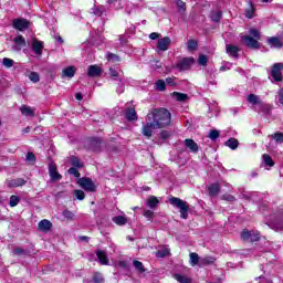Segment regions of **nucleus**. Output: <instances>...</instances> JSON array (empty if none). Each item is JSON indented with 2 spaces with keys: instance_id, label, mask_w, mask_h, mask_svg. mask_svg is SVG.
<instances>
[{
  "instance_id": "f257e3e1",
  "label": "nucleus",
  "mask_w": 283,
  "mask_h": 283,
  "mask_svg": "<svg viewBox=\"0 0 283 283\" xmlns=\"http://www.w3.org/2000/svg\"><path fill=\"white\" fill-rule=\"evenodd\" d=\"M147 120H150L157 129H163L171 125V113L167 108H154L147 114Z\"/></svg>"
},
{
  "instance_id": "f03ea898",
  "label": "nucleus",
  "mask_w": 283,
  "mask_h": 283,
  "mask_svg": "<svg viewBox=\"0 0 283 283\" xmlns=\"http://www.w3.org/2000/svg\"><path fill=\"white\" fill-rule=\"evenodd\" d=\"M169 202L172 207H177V209H179L180 218L182 220H187V218H189V203L187 201L178 197H171Z\"/></svg>"
},
{
  "instance_id": "7ed1b4c3",
  "label": "nucleus",
  "mask_w": 283,
  "mask_h": 283,
  "mask_svg": "<svg viewBox=\"0 0 283 283\" xmlns=\"http://www.w3.org/2000/svg\"><path fill=\"white\" fill-rule=\"evenodd\" d=\"M241 240H243V242H251L252 244L253 242H260V231L243 229L241 232Z\"/></svg>"
},
{
  "instance_id": "20e7f679",
  "label": "nucleus",
  "mask_w": 283,
  "mask_h": 283,
  "mask_svg": "<svg viewBox=\"0 0 283 283\" xmlns=\"http://www.w3.org/2000/svg\"><path fill=\"white\" fill-rule=\"evenodd\" d=\"M77 185L90 193H94L96 191V185L90 177H82L77 179Z\"/></svg>"
},
{
  "instance_id": "39448f33",
  "label": "nucleus",
  "mask_w": 283,
  "mask_h": 283,
  "mask_svg": "<svg viewBox=\"0 0 283 283\" xmlns=\"http://www.w3.org/2000/svg\"><path fill=\"white\" fill-rule=\"evenodd\" d=\"M195 62L196 60L191 56L184 57L176 63L175 67L179 72H187V70H191V65H193Z\"/></svg>"
},
{
  "instance_id": "423d86ee",
  "label": "nucleus",
  "mask_w": 283,
  "mask_h": 283,
  "mask_svg": "<svg viewBox=\"0 0 283 283\" xmlns=\"http://www.w3.org/2000/svg\"><path fill=\"white\" fill-rule=\"evenodd\" d=\"M282 72H283V63L282 62L274 63L270 72L273 81H275L276 83H282L283 81Z\"/></svg>"
},
{
  "instance_id": "0eeeda50",
  "label": "nucleus",
  "mask_w": 283,
  "mask_h": 283,
  "mask_svg": "<svg viewBox=\"0 0 283 283\" xmlns=\"http://www.w3.org/2000/svg\"><path fill=\"white\" fill-rule=\"evenodd\" d=\"M12 28H14V30H19V32H23L30 28V21L23 18L13 19Z\"/></svg>"
},
{
  "instance_id": "6e6552de",
  "label": "nucleus",
  "mask_w": 283,
  "mask_h": 283,
  "mask_svg": "<svg viewBox=\"0 0 283 283\" xmlns=\"http://www.w3.org/2000/svg\"><path fill=\"white\" fill-rule=\"evenodd\" d=\"M241 41L245 43L247 48H251V50H260L261 48L260 41L251 35L241 36Z\"/></svg>"
},
{
  "instance_id": "1a4fd4ad",
  "label": "nucleus",
  "mask_w": 283,
  "mask_h": 283,
  "mask_svg": "<svg viewBox=\"0 0 283 283\" xmlns=\"http://www.w3.org/2000/svg\"><path fill=\"white\" fill-rule=\"evenodd\" d=\"M154 129H158L149 119H146V125L142 127V134L146 138H151L154 136Z\"/></svg>"
},
{
  "instance_id": "9d476101",
  "label": "nucleus",
  "mask_w": 283,
  "mask_h": 283,
  "mask_svg": "<svg viewBox=\"0 0 283 283\" xmlns=\"http://www.w3.org/2000/svg\"><path fill=\"white\" fill-rule=\"evenodd\" d=\"M49 175L51 178V182H56L63 178L61 174H59V169L56 168V164H49Z\"/></svg>"
},
{
  "instance_id": "9b49d317",
  "label": "nucleus",
  "mask_w": 283,
  "mask_h": 283,
  "mask_svg": "<svg viewBox=\"0 0 283 283\" xmlns=\"http://www.w3.org/2000/svg\"><path fill=\"white\" fill-rule=\"evenodd\" d=\"M103 74V69L96 64L90 65L87 70V76L90 78H98Z\"/></svg>"
},
{
  "instance_id": "f8f14e48",
  "label": "nucleus",
  "mask_w": 283,
  "mask_h": 283,
  "mask_svg": "<svg viewBox=\"0 0 283 283\" xmlns=\"http://www.w3.org/2000/svg\"><path fill=\"white\" fill-rule=\"evenodd\" d=\"M102 145H103V140L98 137H91L88 139V147L91 151H101Z\"/></svg>"
},
{
  "instance_id": "ddd939ff",
  "label": "nucleus",
  "mask_w": 283,
  "mask_h": 283,
  "mask_svg": "<svg viewBox=\"0 0 283 283\" xmlns=\"http://www.w3.org/2000/svg\"><path fill=\"white\" fill-rule=\"evenodd\" d=\"M170 45H171V39L169 36H164L157 41V48L161 52H167Z\"/></svg>"
},
{
  "instance_id": "4468645a",
  "label": "nucleus",
  "mask_w": 283,
  "mask_h": 283,
  "mask_svg": "<svg viewBox=\"0 0 283 283\" xmlns=\"http://www.w3.org/2000/svg\"><path fill=\"white\" fill-rule=\"evenodd\" d=\"M97 260L102 266H108L109 265V258H107V252L104 250H97L95 252Z\"/></svg>"
},
{
  "instance_id": "2eb2a0df",
  "label": "nucleus",
  "mask_w": 283,
  "mask_h": 283,
  "mask_svg": "<svg viewBox=\"0 0 283 283\" xmlns=\"http://www.w3.org/2000/svg\"><path fill=\"white\" fill-rule=\"evenodd\" d=\"M28 184V181L23 178H15V179H10V180H7V186L10 188V189H14L17 187H23Z\"/></svg>"
},
{
  "instance_id": "dca6fc26",
  "label": "nucleus",
  "mask_w": 283,
  "mask_h": 283,
  "mask_svg": "<svg viewBox=\"0 0 283 283\" xmlns=\"http://www.w3.org/2000/svg\"><path fill=\"white\" fill-rule=\"evenodd\" d=\"M226 52L227 54H229L230 56H232V59H238L240 56V46L238 45H233V44H228L226 46Z\"/></svg>"
},
{
  "instance_id": "f3484780",
  "label": "nucleus",
  "mask_w": 283,
  "mask_h": 283,
  "mask_svg": "<svg viewBox=\"0 0 283 283\" xmlns=\"http://www.w3.org/2000/svg\"><path fill=\"white\" fill-rule=\"evenodd\" d=\"M39 231H42L43 233H48L52 230V222L48 219H43L38 223Z\"/></svg>"
},
{
  "instance_id": "a211bd4d",
  "label": "nucleus",
  "mask_w": 283,
  "mask_h": 283,
  "mask_svg": "<svg viewBox=\"0 0 283 283\" xmlns=\"http://www.w3.org/2000/svg\"><path fill=\"white\" fill-rule=\"evenodd\" d=\"M31 48L34 54H38V56H41V54H43V42H41L40 40H33L31 43Z\"/></svg>"
},
{
  "instance_id": "6ab92c4d",
  "label": "nucleus",
  "mask_w": 283,
  "mask_h": 283,
  "mask_svg": "<svg viewBox=\"0 0 283 283\" xmlns=\"http://www.w3.org/2000/svg\"><path fill=\"white\" fill-rule=\"evenodd\" d=\"M268 45H271V48H275L276 50H280L283 48V41L280 40L277 36H271L268 39Z\"/></svg>"
},
{
  "instance_id": "aec40b11",
  "label": "nucleus",
  "mask_w": 283,
  "mask_h": 283,
  "mask_svg": "<svg viewBox=\"0 0 283 283\" xmlns=\"http://www.w3.org/2000/svg\"><path fill=\"white\" fill-rule=\"evenodd\" d=\"M218 193H220V184L216 182L208 186V196H210V198H216Z\"/></svg>"
},
{
  "instance_id": "412c9836",
  "label": "nucleus",
  "mask_w": 283,
  "mask_h": 283,
  "mask_svg": "<svg viewBox=\"0 0 283 283\" xmlns=\"http://www.w3.org/2000/svg\"><path fill=\"white\" fill-rule=\"evenodd\" d=\"M75 74H76V67L67 66L62 72V78H74Z\"/></svg>"
},
{
  "instance_id": "4be33fe9",
  "label": "nucleus",
  "mask_w": 283,
  "mask_h": 283,
  "mask_svg": "<svg viewBox=\"0 0 283 283\" xmlns=\"http://www.w3.org/2000/svg\"><path fill=\"white\" fill-rule=\"evenodd\" d=\"M158 205H160V200L158 199V197L150 196L147 199L146 206L148 207V209H157Z\"/></svg>"
},
{
  "instance_id": "5701e85b",
  "label": "nucleus",
  "mask_w": 283,
  "mask_h": 283,
  "mask_svg": "<svg viewBox=\"0 0 283 283\" xmlns=\"http://www.w3.org/2000/svg\"><path fill=\"white\" fill-rule=\"evenodd\" d=\"M70 163L72 165V167L77 168V169H83V167H85V164L83 161H81V158H78L77 156L72 155L70 157Z\"/></svg>"
},
{
  "instance_id": "b1692460",
  "label": "nucleus",
  "mask_w": 283,
  "mask_h": 283,
  "mask_svg": "<svg viewBox=\"0 0 283 283\" xmlns=\"http://www.w3.org/2000/svg\"><path fill=\"white\" fill-rule=\"evenodd\" d=\"M113 222L117 224V227H125L127 224L128 220L125 216H115L112 218Z\"/></svg>"
},
{
  "instance_id": "393cba45",
  "label": "nucleus",
  "mask_w": 283,
  "mask_h": 283,
  "mask_svg": "<svg viewBox=\"0 0 283 283\" xmlns=\"http://www.w3.org/2000/svg\"><path fill=\"white\" fill-rule=\"evenodd\" d=\"M185 146L192 151V154H198V144L193 139H186Z\"/></svg>"
},
{
  "instance_id": "a878e982",
  "label": "nucleus",
  "mask_w": 283,
  "mask_h": 283,
  "mask_svg": "<svg viewBox=\"0 0 283 283\" xmlns=\"http://www.w3.org/2000/svg\"><path fill=\"white\" fill-rule=\"evenodd\" d=\"M126 119L132 123L134 120H138V115L136 114V108H128L126 111Z\"/></svg>"
},
{
  "instance_id": "bb28decb",
  "label": "nucleus",
  "mask_w": 283,
  "mask_h": 283,
  "mask_svg": "<svg viewBox=\"0 0 283 283\" xmlns=\"http://www.w3.org/2000/svg\"><path fill=\"white\" fill-rule=\"evenodd\" d=\"M210 19L213 23H220L222 20V11H211Z\"/></svg>"
},
{
  "instance_id": "cd10ccee",
  "label": "nucleus",
  "mask_w": 283,
  "mask_h": 283,
  "mask_svg": "<svg viewBox=\"0 0 283 283\" xmlns=\"http://www.w3.org/2000/svg\"><path fill=\"white\" fill-rule=\"evenodd\" d=\"M174 279L179 283H191V279L189 276L182 275L180 273H175Z\"/></svg>"
},
{
  "instance_id": "c85d7f7f",
  "label": "nucleus",
  "mask_w": 283,
  "mask_h": 283,
  "mask_svg": "<svg viewBox=\"0 0 283 283\" xmlns=\"http://www.w3.org/2000/svg\"><path fill=\"white\" fill-rule=\"evenodd\" d=\"M172 96H175L176 101H178V103H185V101L189 99V95L185 94V93H180V92H174Z\"/></svg>"
},
{
  "instance_id": "c756f323",
  "label": "nucleus",
  "mask_w": 283,
  "mask_h": 283,
  "mask_svg": "<svg viewBox=\"0 0 283 283\" xmlns=\"http://www.w3.org/2000/svg\"><path fill=\"white\" fill-rule=\"evenodd\" d=\"M240 145V142L235 138H230L226 142V147H229L230 149H238V146Z\"/></svg>"
},
{
  "instance_id": "7c9ffc66",
  "label": "nucleus",
  "mask_w": 283,
  "mask_h": 283,
  "mask_svg": "<svg viewBox=\"0 0 283 283\" xmlns=\"http://www.w3.org/2000/svg\"><path fill=\"white\" fill-rule=\"evenodd\" d=\"M248 103H251V105H262V101L255 94L248 95Z\"/></svg>"
},
{
  "instance_id": "2f4dec72",
  "label": "nucleus",
  "mask_w": 283,
  "mask_h": 283,
  "mask_svg": "<svg viewBox=\"0 0 283 283\" xmlns=\"http://www.w3.org/2000/svg\"><path fill=\"white\" fill-rule=\"evenodd\" d=\"M216 263V258L213 256H206L200 260V266H209L210 264Z\"/></svg>"
},
{
  "instance_id": "473e14b6",
  "label": "nucleus",
  "mask_w": 283,
  "mask_h": 283,
  "mask_svg": "<svg viewBox=\"0 0 283 283\" xmlns=\"http://www.w3.org/2000/svg\"><path fill=\"white\" fill-rule=\"evenodd\" d=\"M13 255H21L22 258H28V255H30V252L22 248H14Z\"/></svg>"
},
{
  "instance_id": "72a5a7b5",
  "label": "nucleus",
  "mask_w": 283,
  "mask_h": 283,
  "mask_svg": "<svg viewBox=\"0 0 283 283\" xmlns=\"http://www.w3.org/2000/svg\"><path fill=\"white\" fill-rule=\"evenodd\" d=\"M263 161L268 167H275V161H273V157L269 154H263Z\"/></svg>"
},
{
  "instance_id": "f704fd0d",
  "label": "nucleus",
  "mask_w": 283,
  "mask_h": 283,
  "mask_svg": "<svg viewBox=\"0 0 283 283\" xmlns=\"http://www.w3.org/2000/svg\"><path fill=\"white\" fill-rule=\"evenodd\" d=\"M178 12H187V3L182 0H175Z\"/></svg>"
},
{
  "instance_id": "c9c22d12",
  "label": "nucleus",
  "mask_w": 283,
  "mask_h": 283,
  "mask_svg": "<svg viewBox=\"0 0 283 283\" xmlns=\"http://www.w3.org/2000/svg\"><path fill=\"white\" fill-rule=\"evenodd\" d=\"M92 281L94 283H105V277H103V273L101 272H95L93 274Z\"/></svg>"
},
{
  "instance_id": "e433bc0d",
  "label": "nucleus",
  "mask_w": 283,
  "mask_h": 283,
  "mask_svg": "<svg viewBox=\"0 0 283 283\" xmlns=\"http://www.w3.org/2000/svg\"><path fill=\"white\" fill-rule=\"evenodd\" d=\"M133 266H135V269H136V271H138V273H145V271H146L143 262H140L138 260L133 261Z\"/></svg>"
},
{
  "instance_id": "4c0bfd02",
  "label": "nucleus",
  "mask_w": 283,
  "mask_h": 283,
  "mask_svg": "<svg viewBox=\"0 0 283 283\" xmlns=\"http://www.w3.org/2000/svg\"><path fill=\"white\" fill-rule=\"evenodd\" d=\"M21 114H23V116L34 117V111H32V108L30 106L23 105L21 107Z\"/></svg>"
},
{
  "instance_id": "58836bf2",
  "label": "nucleus",
  "mask_w": 283,
  "mask_h": 283,
  "mask_svg": "<svg viewBox=\"0 0 283 283\" xmlns=\"http://www.w3.org/2000/svg\"><path fill=\"white\" fill-rule=\"evenodd\" d=\"M155 85L159 92H165V90H167V82H165V80H157Z\"/></svg>"
},
{
  "instance_id": "ea45409f",
  "label": "nucleus",
  "mask_w": 283,
  "mask_h": 283,
  "mask_svg": "<svg viewBox=\"0 0 283 283\" xmlns=\"http://www.w3.org/2000/svg\"><path fill=\"white\" fill-rule=\"evenodd\" d=\"M13 43L15 45H20L21 48H25L27 43H25V38H23V35H18L13 39Z\"/></svg>"
},
{
  "instance_id": "a19ab883",
  "label": "nucleus",
  "mask_w": 283,
  "mask_h": 283,
  "mask_svg": "<svg viewBox=\"0 0 283 283\" xmlns=\"http://www.w3.org/2000/svg\"><path fill=\"white\" fill-rule=\"evenodd\" d=\"M249 34H251L252 39H256V41H260V39H262V34L260 33V31L255 28H251L249 30Z\"/></svg>"
},
{
  "instance_id": "79ce46f5",
  "label": "nucleus",
  "mask_w": 283,
  "mask_h": 283,
  "mask_svg": "<svg viewBox=\"0 0 283 283\" xmlns=\"http://www.w3.org/2000/svg\"><path fill=\"white\" fill-rule=\"evenodd\" d=\"M21 202V197L12 195L9 200V207H17Z\"/></svg>"
},
{
  "instance_id": "37998d69",
  "label": "nucleus",
  "mask_w": 283,
  "mask_h": 283,
  "mask_svg": "<svg viewBox=\"0 0 283 283\" xmlns=\"http://www.w3.org/2000/svg\"><path fill=\"white\" fill-rule=\"evenodd\" d=\"M198 262H200V256L198 255V253L191 252L190 253V264H191V266H196V264H198Z\"/></svg>"
},
{
  "instance_id": "c03bdc74",
  "label": "nucleus",
  "mask_w": 283,
  "mask_h": 283,
  "mask_svg": "<svg viewBox=\"0 0 283 283\" xmlns=\"http://www.w3.org/2000/svg\"><path fill=\"white\" fill-rule=\"evenodd\" d=\"M198 50V41L196 40H188V51L196 52Z\"/></svg>"
},
{
  "instance_id": "a18cd8bd",
  "label": "nucleus",
  "mask_w": 283,
  "mask_h": 283,
  "mask_svg": "<svg viewBox=\"0 0 283 283\" xmlns=\"http://www.w3.org/2000/svg\"><path fill=\"white\" fill-rule=\"evenodd\" d=\"M208 138H210V140H218V138H220V130L211 129L209 132Z\"/></svg>"
},
{
  "instance_id": "49530a36",
  "label": "nucleus",
  "mask_w": 283,
  "mask_h": 283,
  "mask_svg": "<svg viewBox=\"0 0 283 283\" xmlns=\"http://www.w3.org/2000/svg\"><path fill=\"white\" fill-rule=\"evenodd\" d=\"M247 19H253L255 17V7L251 3L250 9L245 10Z\"/></svg>"
},
{
  "instance_id": "de8ad7c7",
  "label": "nucleus",
  "mask_w": 283,
  "mask_h": 283,
  "mask_svg": "<svg viewBox=\"0 0 283 283\" xmlns=\"http://www.w3.org/2000/svg\"><path fill=\"white\" fill-rule=\"evenodd\" d=\"M207 63H209V57L205 54H200L198 57V64L205 67L207 66Z\"/></svg>"
},
{
  "instance_id": "09e8293b",
  "label": "nucleus",
  "mask_w": 283,
  "mask_h": 283,
  "mask_svg": "<svg viewBox=\"0 0 283 283\" xmlns=\"http://www.w3.org/2000/svg\"><path fill=\"white\" fill-rule=\"evenodd\" d=\"M73 196L76 200H85V192L83 190H74Z\"/></svg>"
},
{
  "instance_id": "8fccbe9b",
  "label": "nucleus",
  "mask_w": 283,
  "mask_h": 283,
  "mask_svg": "<svg viewBox=\"0 0 283 283\" xmlns=\"http://www.w3.org/2000/svg\"><path fill=\"white\" fill-rule=\"evenodd\" d=\"M106 59L107 61H113V63H118V61H120V56L114 53H107Z\"/></svg>"
},
{
  "instance_id": "3c124183",
  "label": "nucleus",
  "mask_w": 283,
  "mask_h": 283,
  "mask_svg": "<svg viewBox=\"0 0 283 283\" xmlns=\"http://www.w3.org/2000/svg\"><path fill=\"white\" fill-rule=\"evenodd\" d=\"M29 78L32 83H39V81H41V76L36 72H31Z\"/></svg>"
},
{
  "instance_id": "603ef678",
  "label": "nucleus",
  "mask_w": 283,
  "mask_h": 283,
  "mask_svg": "<svg viewBox=\"0 0 283 283\" xmlns=\"http://www.w3.org/2000/svg\"><path fill=\"white\" fill-rule=\"evenodd\" d=\"M260 112H262L263 114H271V105L261 103Z\"/></svg>"
},
{
  "instance_id": "864d4df0",
  "label": "nucleus",
  "mask_w": 283,
  "mask_h": 283,
  "mask_svg": "<svg viewBox=\"0 0 283 283\" xmlns=\"http://www.w3.org/2000/svg\"><path fill=\"white\" fill-rule=\"evenodd\" d=\"M67 171L71 176H74V178H81V172L78 171V168L71 167Z\"/></svg>"
},
{
  "instance_id": "5fc2aeb1",
  "label": "nucleus",
  "mask_w": 283,
  "mask_h": 283,
  "mask_svg": "<svg viewBox=\"0 0 283 283\" xmlns=\"http://www.w3.org/2000/svg\"><path fill=\"white\" fill-rule=\"evenodd\" d=\"M221 200H226V202H235V197L233 195L224 193L221 196Z\"/></svg>"
},
{
  "instance_id": "6e6d98bb",
  "label": "nucleus",
  "mask_w": 283,
  "mask_h": 283,
  "mask_svg": "<svg viewBox=\"0 0 283 283\" xmlns=\"http://www.w3.org/2000/svg\"><path fill=\"white\" fill-rule=\"evenodd\" d=\"M109 76L113 78V81H118V71L115 70L114 67L108 69Z\"/></svg>"
},
{
  "instance_id": "4d7b16f0",
  "label": "nucleus",
  "mask_w": 283,
  "mask_h": 283,
  "mask_svg": "<svg viewBox=\"0 0 283 283\" xmlns=\"http://www.w3.org/2000/svg\"><path fill=\"white\" fill-rule=\"evenodd\" d=\"M272 138L275 143H283V133L276 132L272 135Z\"/></svg>"
},
{
  "instance_id": "13d9d810",
  "label": "nucleus",
  "mask_w": 283,
  "mask_h": 283,
  "mask_svg": "<svg viewBox=\"0 0 283 283\" xmlns=\"http://www.w3.org/2000/svg\"><path fill=\"white\" fill-rule=\"evenodd\" d=\"M2 65H4V67H12V65H14V60L10 57H4L2 60Z\"/></svg>"
},
{
  "instance_id": "bf43d9fd",
  "label": "nucleus",
  "mask_w": 283,
  "mask_h": 283,
  "mask_svg": "<svg viewBox=\"0 0 283 283\" xmlns=\"http://www.w3.org/2000/svg\"><path fill=\"white\" fill-rule=\"evenodd\" d=\"M27 161L32 164L36 163V155L32 151L27 153Z\"/></svg>"
},
{
  "instance_id": "052dcab7",
  "label": "nucleus",
  "mask_w": 283,
  "mask_h": 283,
  "mask_svg": "<svg viewBox=\"0 0 283 283\" xmlns=\"http://www.w3.org/2000/svg\"><path fill=\"white\" fill-rule=\"evenodd\" d=\"M170 136L171 133L169 130H161L159 133V138H161V140H167Z\"/></svg>"
},
{
  "instance_id": "680f3d73",
  "label": "nucleus",
  "mask_w": 283,
  "mask_h": 283,
  "mask_svg": "<svg viewBox=\"0 0 283 283\" xmlns=\"http://www.w3.org/2000/svg\"><path fill=\"white\" fill-rule=\"evenodd\" d=\"M166 83L167 85H169L170 87H176L177 83H176V77L171 76V77H167L166 78Z\"/></svg>"
},
{
  "instance_id": "e2e57ef3",
  "label": "nucleus",
  "mask_w": 283,
  "mask_h": 283,
  "mask_svg": "<svg viewBox=\"0 0 283 283\" xmlns=\"http://www.w3.org/2000/svg\"><path fill=\"white\" fill-rule=\"evenodd\" d=\"M63 216H64V218H66V220H74V212H72L70 210H64Z\"/></svg>"
},
{
  "instance_id": "0e129e2a",
  "label": "nucleus",
  "mask_w": 283,
  "mask_h": 283,
  "mask_svg": "<svg viewBox=\"0 0 283 283\" xmlns=\"http://www.w3.org/2000/svg\"><path fill=\"white\" fill-rule=\"evenodd\" d=\"M144 217L147 218L148 220H151V218H154V211L151 210H146L144 212Z\"/></svg>"
},
{
  "instance_id": "69168bd1",
  "label": "nucleus",
  "mask_w": 283,
  "mask_h": 283,
  "mask_svg": "<svg viewBox=\"0 0 283 283\" xmlns=\"http://www.w3.org/2000/svg\"><path fill=\"white\" fill-rule=\"evenodd\" d=\"M149 39H151V41H156V39H160V33L153 32L149 34Z\"/></svg>"
},
{
  "instance_id": "338daca9",
  "label": "nucleus",
  "mask_w": 283,
  "mask_h": 283,
  "mask_svg": "<svg viewBox=\"0 0 283 283\" xmlns=\"http://www.w3.org/2000/svg\"><path fill=\"white\" fill-rule=\"evenodd\" d=\"M78 240H81V242H90V237L81 235V237H78Z\"/></svg>"
},
{
  "instance_id": "774afa93",
  "label": "nucleus",
  "mask_w": 283,
  "mask_h": 283,
  "mask_svg": "<svg viewBox=\"0 0 283 283\" xmlns=\"http://www.w3.org/2000/svg\"><path fill=\"white\" fill-rule=\"evenodd\" d=\"M279 103L281 105H283V90L281 91V93L279 94Z\"/></svg>"
}]
</instances>
